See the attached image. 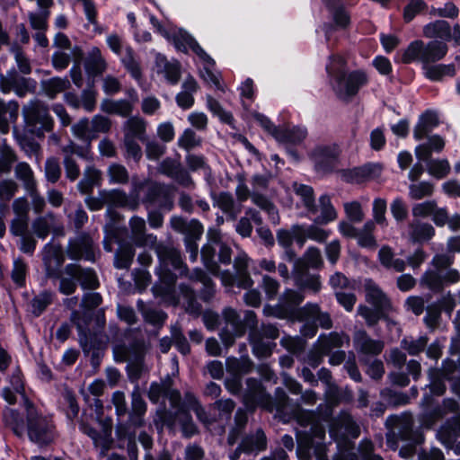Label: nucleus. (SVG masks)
Segmentation results:
<instances>
[{"mask_svg": "<svg viewBox=\"0 0 460 460\" xmlns=\"http://www.w3.org/2000/svg\"><path fill=\"white\" fill-rule=\"evenodd\" d=\"M331 84L338 99L349 102L357 96L361 88L367 85L369 79L364 69L346 70L344 67H326Z\"/></svg>", "mask_w": 460, "mask_h": 460, "instance_id": "f257e3e1", "label": "nucleus"}, {"mask_svg": "<svg viewBox=\"0 0 460 460\" xmlns=\"http://www.w3.org/2000/svg\"><path fill=\"white\" fill-rule=\"evenodd\" d=\"M364 287L366 301L373 307L359 305L358 314L365 319L368 327H375L381 320L389 321V311L392 309L389 297L372 279H367Z\"/></svg>", "mask_w": 460, "mask_h": 460, "instance_id": "f03ea898", "label": "nucleus"}, {"mask_svg": "<svg viewBox=\"0 0 460 460\" xmlns=\"http://www.w3.org/2000/svg\"><path fill=\"white\" fill-rule=\"evenodd\" d=\"M149 22L155 33L172 43L176 51L188 54L190 49L200 60L214 64V59L204 50L196 39L183 28L171 32L154 14L149 13Z\"/></svg>", "mask_w": 460, "mask_h": 460, "instance_id": "7ed1b4c3", "label": "nucleus"}, {"mask_svg": "<svg viewBox=\"0 0 460 460\" xmlns=\"http://www.w3.org/2000/svg\"><path fill=\"white\" fill-rule=\"evenodd\" d=\"M22 115L26 127L31 134L43 137L45 132L52 131L54 120L49 113L48 106L43 102L31 101L22 107Z\"/></svg>", "mask_w": 460, "mask_h": 460, "instance_id": "20e7f679", "label": "nucleus"}, {"mask_svg": "<svg viewBox=\"0 0 460 460\" xmlns=\"http://www.w3.org/2000/svg\"><path fill=\"white\" fill-rule=\"evenodd\" d=\"M27 430L31 441L47 445L53 441V427L46 418L38 413L33 404L25 400Z\"/></svg>", "mask_w": 460, "mask_h": 460, "instance_id": "39448f33", "label": "nucleus"}, {"mask_svg": "<svg viewBox=\"0 0 460 460\" xmlns=\"http://www.w3.org/2000/svg\"><path fill=\"white\" fill-rule=\"evenodd\" d=\"M341 150L337 143L316 145L310 153L314 169L318 173L332 174L340 162Z\"/></svg>", "mask_w": 460, "mask_h": 460, "instance_id": "423d86ee", "label": "nucleus"}, {"mask_svg": "<svg viewBox=\"0 0 460 460\" xmlns=\"http://www.w3.org/2000/svg\"><path fill=\"white\" fill-rule=\"evenodd\" d=\"M143 351V344L138 341L129 346H118L114 349L117 360L128 362V376L133 381L141 377Z\"/></svg>", "mask_w": 460, "mask_h": 460, "instance_id": "0eeeda50", "label": "nucleus"}, {"mask_svg": "<svg viewBox=\"0 0 460 460\" xmlns=\"http://www.w3.org/2000/svg\"><path fill=\"white\" fill-rule=\"evenodd\" d=\"M423 35L429 39H439V41L453 42V47L460 46V24H454L453 28L446 20H436L424 25Z\"/></svg>", "mask_w": 460, "mask_h": 460, "instance_id": "6e6552de", "label": "nucleus"}, {"mask_svg": "<svg viewBox=\"0 0 460 460\" xmlns=\"http://www.w3.org/2000/svg\"><path fill=\"white\" fill-rule=\"evenodd\" d=\"M132 184L133 189L129 196H127V194L120 190H102L100 191V196L104 197L106 205L111 207H127L130 209H136L139 206V197L143 189V183L133 178Z\"/></svg>", "mask_w": 460, "mask_h": 460, "instance_id": "1a4fd4ad", "label": "nucleus"}, {"mask_svg": "<svg viewBox=\"0 0 460 460\" xmlns=\"http://www.w3.org/2000/svg\"><path fill=\"white\" fill-rule=\"evenodd\" d=\"M383 165L379 163L367 162L360 166H355L342 171V180L349 184H361L376 180L382 174Z\"/></svg>", "mask_w": 460, "mask_h": 460, "instance_id": "9d476101", "label": "nucleus"}, {"mask_svg": "<svg viewBox=\"0 0 460 460\" xmlns=\"http://www.w3.org/2000/svg\"><path fill=\"white\" fill-rule=\"evenodd\" d=\"M243 400L247 407H266L272 403L273 398L266 390L261 381L256 377H248L245 381Z\"/></svg>", "mask_w": 460, "mask_h": 460, "instance_id": "9b49d317", "label": "nucleus"}, {"mask_svg": "<svg viewBox=\"0 0 460 460\" xmlns=\"http://www.w3.org/2000/svg\"><path fill=\"white\" fill-rule=\"evenodd\" d=\"M34 88L33 80L20 75L14 69L7 72L6 75H0V89L4 93L13 91L19 97H23Z\"/></svg>", "mask_w": 460, "mask_h": 460, "instance_id": "f8f14e48", "label": "nucleus"}, {"mask_svg": "<svg viewBox=\"0 0 460 460\" xmlns=\"http://www.w3.org/2000/svg\"><path fill=\"white\" fill-rule=\"evenodd\" d=\"M92 318L91 313L77 310H73L70 315V321L75 325L79 333L80 343L85 351L93 347L96 335V332H92L89 328Z\"/></svg>", "mask_w": 460, "mask_h": 460, "instance_id": "ddd939ff", "label": "nucleus"}, {"mask_svg": "<svg viewBox=\"0 0 460 460\" xmlns=\"http://www.w3.org/2000/svg\"><path fill=\"white\" fill-rule=\"evenodd\" d=\"M157 282L152 287L155 297L168 299L174 296L177 281V275L168 267H157Z\"/></svg>", "mask_w": 460, "mask_h": 460, "instance_id": "4468645a", "label": "nucleus"}, {"mask_svg": "<svg viewBox=\"0 0 460 460\" xmlns=\"http://www.w3.org/2000/svg\"><path fill=\"white\" fill-rule=\"evenodd\" d=\"M155 66L157 74H163L170 85H176L181 77V64L178 59L169 61L165 55L156 53Z\"/></svg>", "mask_w": 460, "mask_h": 460, "instance_id": "2eb2a0df", "label": "nucleus"}, {"mask_svg": "<svg viewBox=\"0 0 460 460\" xmlns=\"http://www.w3.org/2000/svg\"><path fill=\"white\" fill-rule=\"evenodd\" d=\"M327 10L332 16V22H324L323 30L329 39L333 32L349 29L351 24V16L343 4Z\"/></svg>", "mask_w": 460, "mask_h": 460, "instance_id": "dca6fc26", "label": "nucleus"}, {"mask_svg": "<svg viewBox=\"0 0 460 460\" xmlns=\"http://www.w3.org/2000/svg\"><path fill=\"white\" fill-rule=\"evenodd\" d=\"M43 261L49 278H59V269L65 261L60 244L49 243L44 247Z\"/></svg>", "mask_w": 460, "mask_h": 460, "instance_id": "f3484780", "label": "nucleus"}, {"mask_svg": "<svg viewBox=\"0 0 460 460\" xmlns=\"http://www.w3.org/2000/svg\"><path fill=\"white\" fill-rule=\"evenodd\" d=\"M66 253L72 260L85 259L87 261H94L92 238L86 234H82L76 238L70 240L66 248Z\"/></svg>", "mask_w": 460, "mask_h": 460, "instance_id": "a211bd4d", "label": "nucleus"}, {"mask_svg": "<svg viewBox=\"0 0 460 460\" xmlns=\"http://www.w3.org/2000/svg\"><path fill=\"white\" fill-rule=\"evenodd\" d=\"M65 274L78 280L84 289H95L99 287L98 278L91 269H84L79 264H67L64 270Z\"/></svg>", "mask_w": 460, "mask_h": 460, "instance_id": "6ab92c4d", "label": "nucleus"}, {"mask_svg": "<svg viewBox=\"0 0 460 460\" xmlns=\"http://www.w3.org/2000/svg\"><path fill=\"white\" fill-rule=\"evenodd\" d=\"M304 295L300 292L287 288L279 297V311L285 316L298 317L303 309L297 306L304 301Z\"/></svg>", "mask_w": 460, "mask_h": 460, "instance_id": "aec40b11", "label": "nucleus"}, {"mask_svg": "<svg viewBox=\"0 0 460 460\" xmlns=\"http://www.w3.org/2000/svg\"><path fill=\"white\" fill-rule=\"evenodd\" d=\"M239 444L243 448V454L258 455L267 449L268 440L264 430L259 428L254 433L243 437Z\"/></svg>", "mask_w": 460, "mask_h": 460, "instance_id": "412c9836", "label": "nucleus"}, {"mask_svg": "<svg viewBox=\"0 0 460 460\" xmlns=\"http://www.w3.org/2000/svg\"><path fill=\"white\" fill-rule=\"evenodd\" d=\"M354 346L359 353L370 356L379 355L384 349L383 341L370 338L365 330L355 333Z\"/></svg>", "mask_w": 460, "mask_h": 460, "instance_id": "4be33fe9", "label": "nucleus"}, {"mask_svg": "<svg viewBox=\"0 0 460 460\" xmlns=\"http://www.w3.org/2000/svg\"><path fill=\"white\" fill-rule=\"evenodd\" d=\"M459 437L460 411L447 419L438 431V439L447 447L453 446Z\"/></svg>", "mask_w": 460, "mask_h": 460, "instance_id": "5701e85b", "label": "nucleus"}, {"mask_svg": "<svg viewBox=\"0 0 460 460\" xmlns=\"http://www.w3.org/2000/svg\"><path fill=\"white\" fill-rule=\"evenodd\" d=\"M323 261L320 250L315 246H310L305 251L303 259H299L295 262L294 274H305L308 268L321 269Z\"/></svg>", "mask_w": 460, "mask_h": 460, "instance_id": "b1692460", "label": "nucleus"}, {"mask_svg": "<svg viewBox=\"0 0 460 460\" xmlns=\"http://www.w3.org/2000/svg\"><path fill=\"white\" fill-rule=\"evenodd\" d=\"M40 12H31L28 14V19L31 29L34 31H47L48 19L50 15V7L54 4L53 0H35Z\"/></svg>", "mask_w": 460, "mask_h": 460, "instance_id": "393cba45", "label": "nucleus"}, {"mask_svg": "<svg viewBox=\"0 0 460 460\" xmlns=\"http://www.w3.org/2000/svg\"><path fill=\"white\" fill-rule=\"evenodd\" d=\"M249 342L252 354L259 359L270 358L276 348L274 341H264L260 332H250Z\"/></svg>", "mask_w": 460, "mask_h": 460, "instance_id": "a878e982", "label": "nucleus"}, {"mask_svg": "<svg viewBox=\"0 0 460 460\" xmlns=\"http://www.w3.org/2000/svg\"><path fill=\"white\" fill-rule=\"evenodd\" d=\"M424 56V41L422 40H414L409 43L407 48L402 51L400 59L394 57L396 63L410 65L420 62L423 65Z\"/></svg>", "mask_w": 460, "mask_h": 460, "instance_id": "bb28decb", "label": "nucleus"}, {"mask_svg": "<svg viewBox=\"0 0 460 460\" xmlns=\"http://www.w3.org/2000/svg\"><path fill=\"white\" fill-rule=\"evenodd\" d=\"M306 136V129L299 126H293L292 128L279 126L274 138L279 143L297 145L302 143Z\"/></svg>", "mask_w": 460, "mask_h": 460, "instance_id": "cd10ccee", "label": "nucleus"}, {"mask_svg": "<svg viewBox=\"0 0 460 460\" xmlns=\"http://www.w3.org/2000/svg\"><path fill=\"white\" fill-rule=\"evenodd\" d=\"M447 52L448 46L446 42L433 40L427 44L424 43L423 67L443 59Z\"/></svg>", "mask_w": 460, "mask_h": 460, "instance_id": "c85d7f7f", "label": "nucleus"}, {"mask_svg": "<svg viewBox=\"0 0 460 460\" xmlns=\"http://www.w3.org/2000/svg\"><path fill=\"white\" fill-rule=\"evenodd\" d=\"M424 76L431 82H440L445 76L454 77L456 75L455 64L426 65Z\"/></svg>", "mask_w": 460, "mask_h": 460, "instance_id": "c756f323", "label": "nucleus"}, {"mask_svg": "<svg viewBox=\"0 0 460 460\" xmlns=\"http://www.w3.org/2000/svg\"><path fill=\"white\" fill-rule=\"evenodd\" d=\"M173 190L172 185L156 184L148 194H146V202L149 199V196L153 195L159 200L162 208L171 210L173 208Z\"/></svg>", "mask_w": 460, "mask_h": 460, "instance_id": "7c9ffc66", "label": "nucleus"}, {"mask_svg": "<svg viewBox=\"0 0 460 460\" xmlns=\"http://www.w3.org/2000/svg\"><path fill=\"white\" fill-rule=\"evenodd\" d=\"M254 363L248 356H243L240 358L230 357L226 358V370L229 374L243 375L249 374L253 370Z\"/></svg>", "mask_w": 460, "mask_h": 460, "instance_id": "2f4dec72", "label": "nucleus"}, {"mask_svg": "<svg viewBox=\"0 0 460 460\" xmlns=\"http://www.w3.org/2000/svg\"><path fill=\"white\" fill-rule=\"evenodd\" d=\"M178 413V411L173 412L166 409L165 404L161 405L157 409L156 417L154 420L157 430H163L164 427H166L170 431L174 430Z\"/></svg>", "mask_w": 460, "mask_h": 460, "instance_id": "473e14b6", "label": "nucleus"}, {"mask_svg": "<svg viewBox=\"0 0 460 460\" xmlns=\"http://www.w3.org/2000/svg\"><path fill=\"white\" fill-rule=\"evenodd\" d=\"M18 113V103L11 102H4L0 99V132L6 134L9 131V121L16 119Z\"/></svg>", "mask_w": 460, "mask_h": 460, "instance_id": "72a5a7b5", "label": "nucleus"}, {"mask_svg": "<svg viewBox=\"0 0 460 460\" xmlns=\"http://www.w3.org/2000/svg\"><path fill=\"white\" fill-rule=\"evenodd\" d=\"M435 234L436 231L430 224L421 223L412 226L410 240L412 243L423 244L431 240Z\"/></svg>", "mask_w": 460, "mask_h": 460, "instance_id": "f704fd0d", "label": "nucleus"}, {"mask_svg": "<svg viewBox=\"0 0 460 460\" xmlns=\"http://www.w3.org/2000/svg\"><path fill=\"white\" fill-rule=\"evenodd\" d=\"M307 437L308 438H306V442L305 445L298 441L296 453L299 458H301L304 454L309 455L310 450L314 446V438H324L325 429L319 424H313L310 428Z\"/></svg>", "mask_w": 460, "mask_h": 460, "instance_id": "c9c22d12", "label": "nucleus"}, {"mask_svg": "<svg viewBox=\"0 0 460 460\" xmlns=\"http://www.w3.org/2000/svg\"><path fill=\"white\" fill-rule=\"evenodd\" d=\"M143 415L144 401L142 398V391L139 386H136L132 392L130 421L134 425L141 426L143 423Z\"/></svg>", "mask_w": 460, "mask_h": 460, "instance_id": "e433bc0d", "label": "nucleus"}, {"mask_svg": "<svg viewBox=\"0 0 460 460\" xmlns=\"http://www.w3.org/2000/svg\"><path fill=\"white\" fill-rule=\"evenodd\" d=\"M44 93L50 99H54L57 94L65 92L70 87V82L66 78L53 77L41 83Z\"/></svg>", "mask_w": 460, "mask_h": 460, "instance_id": "4c0bfd02", "label": "nucleus"}, {"mask_svg": "<svg viewBox=\"0 0 460 460\" xmlns=\"http://www.w3.org/2000/svg\"><path fill=\"white\" fill-rule=\"evenodd\" d=\"M14 173L18 180L22 181L25 190H33L37 187V182L34 178L33 172L30 165L25 162H21L16 164Z\"/></svg>", "mask_w": 460, "mask_h": 460, "instance_id": "58836bf2", "label": "nucleus"}, {"mask_svg": "<svg viewBox=\"0 0 460 460\" xmlns=\"http://www.w3.org/2000/svg\"><path fill=\"white\" fill-rule=\"evenodd\" d=\"M429 392L436 396H441L446 393V376L439 368H430L429 371Z\"/></svg>", "mask_w": 460, "mask_h": 460, "instance_id": "ea45409f", "label": "nucleus"}, {"mask_svg": "<svg viewBox=\"0 0 460 460\" xmlns=\"http://www.w3.org/2000/svg\"><path fill=\"white\" fill-rule=\"evenodd\" d=\"M72 132L75 137L85 144L96 138V135L92 131V126L88 119H82L72 126Z\"/></svg>", "mask_w": 460, "mask_h": 460, "instance_id": "a19ab883", "label": "nucleus"}, {"mask_svg": "<svg viewBox=\"0 0 460 460\" xmlns=\"http://www.w3.org/2000/svg\"><path fill=\"white\" fill-rule=\"evenodd\" d=\"M318 341H321L320 348L323 355H329L333 348H341L343 345L342 335L337 332H332L328 335L321 334Z\"/></svg>", "mask_w": 460, "mask_h": 460, "instance_id": "79ce46f5", "label": "nucleus"}, {"mask_svg": "<svg viewBox=\"0 0 460 460\" xmlns=\"http://www.w3.org/2000/svg\"><path fill=\"white\" fill-rule=\"evenodd\" d=\"M429 5L424 0H410L403 7V22L405 23H410L418 14L427 11Z\"/></svg>", "mask_w": 460, "mask_h": 460, "instance_id": "37998d69", "label": "nucleus"}, {"mask_svg": "<svg viewBox=\"0 0 460 460\" xmlns=\"http://www.w3.org/2000/svg\"><path fill=\"white\" fill-rule=\"evenodd\" d=\"M17 160L14 151L5 142L0 146V176L11 172L13 164Z\"/></svg>", "mask_w": 460, "mask_h": 460, "instance_id": "c03bdc74", "label": "nucleus"}, {"mask_svg": "<svg viewBox=\"0 0 460 460\" xmlns=\"http://www.w3.org/2000/svg\"><path fill=\"white\" fill-rule=\"evenodd\" d=\"M296 194L301 197L304 206L309 212H317L313 187L301 183L296 188Z\"/></svg>", "mask_w": 460, "mask_h": 460, "instance_id": "a18cd8bd", "label": "nucleus"}, {"mask_svg": "<svg viewBox=\"0 0 460 460\" xmlns=\"http://www.w3.org/2000/svg\"><path fill=\"white\" fill-rule=\"evenodd\" d=\"M427 171L431 176L443 179L450 172V164L447 159H432L427 164Z\"/></svg>", "mask_w": 460, "mask_h": 460, "instance_id": "49530a36", "label": "nucleus"}, {"mask_svg": "<svg viewBox=\"0 0 460 460\" xmlns=\"http://www.w3.org/2000/svg\"><path fill=\"white\" fill-rule=\"evenodd\" d=\"M251 198L253 204L265 211L270 217H279L276 206L267 196L260 192H252Z\"/></svg>", "mask_w": 460, "mask_h": 460, "instance_id": "de8ad7c7", "label": "nucleus"}, {"mask_svg": "<svg viewBox=\"0 0 460 460\" xmlns=\"http://www.w3.org/2000/svg\"><path fill=\"white\" fill-rule=\"evenodd\" d=\"M107 175L110 182L113 184H126L129 180L128 170L119 164H111L107 170Z\"/></svg>", "mask_w": 460, "mask_h": 460, "instance_id": "09e8293b", "label": "nucleus"}, {"mask_svg": "<svg viewBox=\"0 0 460 460\" xmlns=\"http://www.w3.org/2000/svg\"><path fill=\"white\" fill-rule=\"evenodd\" d=\"M201 143L202 139L191 128H186L178 138V146L187 152L201 146Z\"/></svg>", "mask_w": 460, "mask_h": 460, "instance_id": "8fccbe9b", "label": "nucleus"}, {"mask_svg": "<svg viewBox=\"0 0 460 460\" xmlns=\"http://www.w3.org/2000/svg\"><path fill=\"white\" fill-rule=\"evenodd\" d=\"M53 214H49L45 217H39L33 220L31 228L33 233L38 238L45 239L50 232L49 219L53 220Z\"/></svg>", "mask_w": 460, "mask_h": 460, "instance_id": "3c124183", "label": "nucleus"}, {"mask_svg": "<svg viewBox=\"0 0 460 460\" xmlns=\"http://www.w3.org/2000/svg\"><path fill=\"white\" fill-rule=\"evenodd\" d=\"M425 310L426 315L423 318V322L429 330L434 331L438 327L441 320V312L438 305L435 302L431 303Z\"/></svg>", "mask_w": 460, "mask_h": 460, "instance_id": "603ef678", "label": "nucleus"}, {"mask_svg": "<svg viewBox=\"0 0 460 460\" xmlns=\"http://www.w3.org/2000/svg\"><path fill=\"white\" fill-rule=\"evenodd\" d=\"M4 418L6 424L12 428L17 436L22 437L23 435V420L16 411L13 409H7L4 413Z\"/></svg>", "mask_w": 460, "mask_h": 460, "instance_id": "864d4df0", "label": "nucleus"}, {"mask_svg": "<svg viewBox=\"0 0 460 460\" xmlns=\"http://www.w3.org/2000/svg\"><path fill=\"white\" fill-rule=\"evenodd\" d=\"M179 415V422L181 424V429L183 438H190L199 433V429L194 423L190 411H184L183 414Z\"/></svg>", "mask_w": 460, "mask_h": 460, "instance_id": "5fc2aeb1", "label": "nucleus"}, {"mask_svg": "<svg viewBox=\"0 0 460 460\" xmlns=\"http://www.w3.org/2000/svg\"><path fill=\"white\" fill-rule=\"evenodd\" d=\"M85 66L90 73L94 75L101 74L104 70L105 63L98 49L94 48L92 49Z\"/></svg>", "mask_w": 460, "mask_h": 460, "instance_id": "6e6d98bb", "label": "nucleus"}, {"mask_svg": "<svg viewBox=\"0 0 460 460\" xmlns=\"http://www.w3.org/2000/svg\"><path fill=\"white\" fill-rule=\"evenodd\" d=\"M172 342L175 344L178 351L182 355L190 353V346L181 327L173 325L171 328Z\"/></svg>", "mask_w": 460, "mask_h": 460, "instance_id": "4d7b16f0", "label": "nucleus"}, {"mask_svg": "<svg viewBox=\"0 0 460 460\" xmlns=\"http://www.w3.org/2000/svg\"><path fill=\"white\" fill-rule=\"evenodd\" d=\"M427 343L428 338L425 336L412 341H408L407 338H403L401 341V347L407 350L411 356H417L425 349Z\"/></svg>", "mask_w": 460, "mask_h": 460, "instance_id": "13d9d810", "label": "nucleus"}, {"mask_svg": "<svg viewBox=\"0 0 460 460\" xmlns=\"http://www.w3.org/2000/svg\"><path fill=\"white\" fill-rule=\"evenodd\" d=\"M410 196L413 199H421L433 194L434 185L429 181H420L418 184H411L409 188Z\"/></svg>", "mask_w": 460, "mask_h": 460, "instance_id": "bf43d9fd", "label": "nucleus"}, {"mask_svg": "<svg viewBox=\"0 0 460 460\" xmlns=\"http://www.w3.org/2000/svg\"><path fill=\"white\" fill-rule=\"evenodd\" d=\"M134 257V251L130 244L121 245L116 253L115 266L118 269L128 268Z\"/></svg>", "mask_w": 460, "mask_h": 460, "instance_id": "052dcab7", "label": "nucleus"}, {"mask_svg": "<svg viewBox=\"0 0 460 460\" xmlns=\"http://www.w3.org/2000/svg\"><path fill=\"white\" fill-rule=\"evenodd\" d=\"M305 274H306L305 279H302L304 274H294L296 284L304 288L313 290L315 293L319 292L322 287L320 276L308 274L307 271Z\"/></svg>", "mask_w": 460, "mask_h": 460, "instance_id": "680f3d73", "label": "nucleus"}, {"mask_svg": "<svg viewBox=\"0 0 460 460\" xmlns=\"http://www.w3.org/2000/svg\"><path fill=\"white\" fill-rule=\"evenodd\" d=\"M423 282L434 293H441L444 290L442 275L436 270L426 271L422 277Z\"/></svg>", "mask_w": 460, "mask_h": 460, "instance_id": "e2e57ef3", "label": "nucleus"}, {"mask_svg": "<svg viewBox=\"0 0 460 460\" xmlns=\"http://www.w3.org/2000/svg\"><path fill=\"white\" fill-rule=\"evenodd\" d=\"M387 208V203L385 199L376 198L373 201V218L375 222L381 226H387V221L385 217V212Z\"/></svg>", "mask_w": 460, "mask_h": 460, "instance_id": "0e129e2a", "label": "nucleus"}, {"mask_svg": "<svg viewBox=\"0 0 460 460\" xmlns=\"http://www.w3.org/2000/svg\"><path fill=\"white\" fill-rule=\"evenodd\" d=\"M11 51L14 55V59L19 71L23 75H29L31 72V66L30 59L22 51V48L18 45H13Z\"/></svg>", "mask_w": 460, "mask_h": 460, "instance_id": "69168bd1", "label": "nucleus"}, {"mask_svg": "<svg viewBox=\"0 0 460 460\" xmlns=\"http://www.w3.org/2000/svg\"><path fill=\"white\" fill-rule=\"evenodd\" d=\"M347 394L342 392L341 389L334 383L327 385L325 391L326 402L332 405H339L341 402L347 401Z\"/></svg>", "mask_w": 460, "mask_h": 460, "instance_id": "338daca9", "label": "nucleus"}, {"mask_svg": "<svg viewBox=\"0 0 460 460\" xmlns=\"http://www.w3.org/2000/svg\"><path fill=\"white\" fill-rule=\"evenodd\" d=\"M45 175L47 180L51 182H57L61 176V167L59 161L56 157H49L45 164Z\"/></svg>", "mask_w": 460, "mask_h": 460, "instance_id": "774afa93", "label": "nucleus"}]
</instances>
